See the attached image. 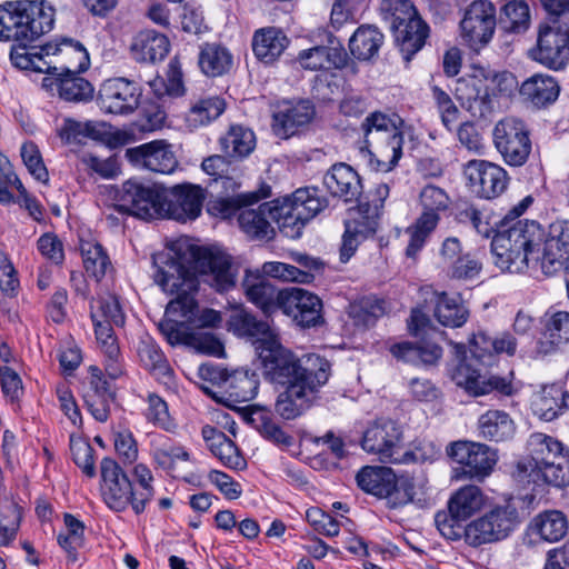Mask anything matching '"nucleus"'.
<instances>
[{
	"label": "nucleus",
	"mask_w": 569,
	"mask_h": 569,
	"mask_svg": "<svg viewBox=\"0 0 569 569\" xmlns=\"http://www.w3.org/2000/svg\"><path fill=\"white\" fill-rule=\"evenodd\" d=\"M462 521V519L455 517L449 509L448 511H438L435 515V523L438 531L443 538L452 541L461 538L465 539L466 526H461Z\"/></svg>",
	"instance_id": "nucleus-64"
},
{
	"label": "nucleus",
	"mask_w": 569,
	"mask_h": 569,
	"mask_svg": "<svg viewBox=\"0 0 569 569\" xmlns=\"http://www.w3.org/2000/svg\"><path fill=\"white\" fill-rule=\"evenodd\" d=\"M403 121L400 117L382 112L370 113L362 122L366 148L375 146L376 152L362 149L369 167L377 172L391 171L402 156Z\"/></svg>",
	"instance_id": "nucleus-5"
},
{
	"label": "nucleus",
	"mask_w": 569,
	"mask_h": 569,
	"mask_svg": "<svg viewBox=\"0 0 569 569\" xmlns=\"http://www.w3.org/2000/svg\"><path fill=\"white\" fill-rule=\"evenodd\" d=\"M152 458L161 469L171 471L178 460L189 461L190 455L184 447L164 436H159L152 441Z\"/></svg>",
	"instance_id": "nucleus-51"
},
{
	"label": "nucleus",
	"mask_w": 569,
	"mask_h": 569,
	"mask_svg": "<svg viewBox=\"0 0 569 569\" xmlns=\"http://www.w3.org/2000/svg\"><path fill=\"white\" fill-rule=\"evenodd\" d=\"M221 151L229 158L243 159L256 147V136L252 130L243 126L233 124L226 134L219 139Z\"/></svg>",
	"instance_id": "nucleus-44"
},
{
	"label": "nucleus",
	"mask_w": 569,
	"mask_h": 569,
	"mask_svg": "<svg viewBox=\"0 0 569 569\" xmlns=\"http://www.w3.org/2000/svg\"><path fill=\"white\" fill-rule=\"evenodd\" d=\"M480 437L490 441H506L513 437L516 426L509 413L502 410H488L478 419Z\"/></svg>",
	"instance_id": "nucleus-41"
},
{
	"label": "nucleus",
	"mask_w": 569,
	"mask_h": 569,
	"mask_svg": "<svg viewBox=\"0 0 569 569\" xmlns=\"http://www.w3.org/2000/svg\"><path fill=\"white\" fill-rule=\"evenodd\" d=\"M519 512L511 505L496 506L466 525L465 541L480 547L508 538L520 525Z\"/></svg>",
	"instance_id": "nucleus-8"
},
{
	"label": "nucleus",
	"mask_w": 569,
	"mask_h": 569,
	"mask_svg": "<svg viewBox=\"0 0 569 569\" xmlns=\"http://www.w3.org/2000/svg\"><path fill=\"white\" fill-rule=\"evenodd\" d=\"M66 531L58 535V543L66 551L67 558L71 562L78 560V550L84 543V525L78 518L70 513L64 515Z\"/></svg>",
	"instance_id": "nucleus-52"
},
{
	"label": "nucleus",
	"mask_w": 569,
	"mask_h": 569,
	"mask_svg": "<svg viewBox=\"0 0 569 569\" xmlns=\"http://www.w3.org/2000/svg\"><path fill=\"white\" fill-rule=\"evenodd\" d=\"M201 433L210 451L223 466L234 470L246 468L247 462L240 455L237 446L222 431L211 426H204Z\"/></svg>",
	"instance_id": "nucleus-34"
},
{
	"label": "nucleus",
	"mask_w": 569,
	"mask_h": 569,
	"mask_svg": "<svg viewBox=\"0 0 569 569\" xmlns=\"http://www.w3.org/2000/svg\"><path fill=\"white\" fill-rule=\"evenodd\" d=\"M79 166L90 174H98L103 179H113L120 173V166L116 157L100 158L91 152H83L79 157Z\"/></svg>",
	"instance_id": "nucleus-61"
},
{
	"label": "nucleus",
	"mask_w": 569,
	"mask_h": 569,
	"mask_svg": "<svg viewBox=\"0 0 569 569\" xmlns=\"http://www.w3.org/2000/svg\"><path fill=\"white\" fill-rule=\"evenodd\" d=\"M390 352L397 359L412 365H433L442 356V349L437 343L422 341L412 343L409 341L396 343Z\"/></svg>",
	"instance_id": "nucleus-42"
},
{
	"label": "nucleus",
	"mask_w": 569,
	"mask_h": 569,
	"mask_svg": "<svg viewBox=\"0 0 569 569\" xmlns=\"http://www.w3.org/2000/svg\"><path fill=\"white\" fill-rule=\"evenodd\" d=\"M315 113V108L309 101L282 103L272 116V131L277 137L288 139L305 129L312 121Z\"/></svg>",
	"instance_id": "nucleus-27"
},
{
	"label": "nucleus",
	"mask_w": 569,
	"mask_h": 569,
	"mask_svg": "<svg viewBox=\"0 0 569 569\" xmlns=\"http://www.w3.org/2000/svg\"><path fill=\"white\" fill-rule=\"evenodd\" d=\"M231 158L220 154H214L206 158L202 163V170L214 178V180H224V187H239L236 181L238 177V168L230 160Z\"/></svg>",
	"instance_id": "nucleus-58"
},
{
	"label": "nucleus",
	"mask_w": 569,
	"mask_h": 569,
	"mask_svg": "<svg viewBox=\"0 0 569 569\" xmlns=\"http://www.w3.org/2000/svg\"><path fill=\"white\" fill-rule=\"evenodd\" d=\"M198 63L206 76L218 77L230 70L232 56L219 43H203L200 46Z\"/></svg>",
	"instance_id": "nucleus-46"
},
{
	"label": "nucleus",
	"mask_w": 569,
	"mask_h": 569,
	"mask_svg": "<svg viewBox=\"0 0 569 569\" xmlns=\"http://www.w3.org/2000/svg\"><path fill=\"white\" fill-rule=\"evenodd\" d=\"M226 102L217 96L204 97L190 104L184 116V122L189 130L193 131L209 126L224 111Z\"/></svg>",
	"instance_id": "nucleus-40"
},
{
	"label": "nucleus",
	"mask_w": 569,
	"mask_h": 569,
	"mask_svg": "<svg viewBox=\"0 0 569 569\" xmlns=\"http://www.w3.org/2000/svg\"><path fill=\"white\" fill-rule=\"evenodd\" d=\"M169 50V39L151 29L138 32L130 44L131 54L139 62L161 61L167 57Z\"/></svg>",
	"instance_id": "nucleus-32"
},
{
	"label": "nucleus",
	"mask_w": 569,
	"mask_h": 569,
	"mask_svg": "<svg viewBox=\"0 0 569 569\" xmlns=\"http://www.w3.org/2000/svg\"><path fill=\"white\" fill-rule=\"evenodd\" d=\"M433 316L445 327L460 328L467 322L469 310L459 298L436 292Z\"/></svg>",
	"instance_id": "nucleus-45"
},
{
	"label": "nucleus",
	"mask_w": 569,
	"mask_h": 569,
	"mask_svg": "<svg viewBox=\"0 0 569 569\" xmlns=\"http://www.w3.org/2000/svg\"><path fill=\"white\" fill-rule=\"evenodd\" d=\"M326 189L345 202H357L362 194L359 174L349 164L336 163L323 176Z\"/></svg>",
	"instance_id": "nucleus-30"
},
{
	"label": "nucleus",
	"mask_w": 569,
	"mask_h": 569,
	"mask_svg": "<svg viewBox=\"0 0 569 569\" xmlns=\"http://www.w3.org/2000/svg\"><path fill=\"white\" fill-rule=\"evenodd\" d=\"M450 377L457 387L472 397L487 395L493 389L505 395L512 392L510 382L497 377L487 378L466 359L460 360L450 370Z\"/></svg>",
	"instance_id": "nucleus-23"
},
{
	"label": "nucleus",
	"mask_w": 569,
	"mask_h": 569,
	"mask_svg": "<svg viewBox=\"0 0 569 569\" xmlns=\"http://www.w3.org/2000/svg\"><path fill=\"white\" fill-rule=\"evenodd\" d=\"M545 240V231L539 223L518 220L509 228H501L493 236L491 252L495 263L502 271L522 272L530 259L541 261L540 251Z\"/></svg>",
	"instance_id": "nucleus-4"
},
{
	"label": "nucleus",
	"mask_w": 569,
	"mask_h": 569,
	"mask_svg": "<svg viewBox=\"0 0 569 569\" xmlns=\"http://www.w3.org/2000/svg\"><path fill=\"white\" fill-rule=\"evenodd\" d=\"M531 530L542 540L556 542L567 533L568 520L559 510L543 511L532 519Z\"/></svg>",
	"instance_id": "nucleus-50"
},
{
	"label": "nucleus",
	"mask_w": 569,
	"mask_h": 569,
	"mask_svg": "<svg viewBox=\"0 0 569 569\" xmlns=\"http://www.w3.org/2000/svg\"><path fill=\"white\" fill-rule=\"evenodd\" d=\"M227 326L238 337L254 339L262 375L268 381L284 388L278 395L276 412L286 420L302 415L315 395L328 382L329 361L315 353L297 357L280 343L277 331L267 321L258 320L243 307L231 311Z\"/></svg>",
	"instance_id": "nucleus-1"
},
{
	"label": "nucleus",
	"mask_w": 569,
	"mask_h": 569,
	"mask_svg": "<svg viewBox=\"0 0 569 569\" xmlns=\"http://www.w3.org/2000/svg\"><path fill=\"white\" fill-rule=\"evenodd\" d=\"M204 199L206 190L198 184H177L164 194L153 187L129 180L122 186L118 208L144 220L169 218L186 222L201 214Z\"/></svg>",
	"instance_id": "nucleus-2"
},
{
	"label": "nucleus",
	"mask_w": 569,
	"mask_h": 569,
	"mask_svg": "<svg viewBox=\"0 0 569 569\" xmlns=\"http://www.w3.org/2000/svg\"><path fill=\"white\" fill-rule=\"evenodd\" d=\"M419 203L422 212L415 223L407 229L409 242L406 248V256L410 259L418 257L427 240L436 230L441 216L449 210L451 200L443 189L428 184L419 193Z\"/></svg>",
	"instance_id": "nucleus-7"
},
{
	"label": "nucleus",
	"mask_w": 569,
	"mask_h": 569,
	"mask_svg": "<svg viewBox=\"0 0 569 569\" xmlns=\"http://www.w3.org/2000/svg\"><path fill=\"white\" fill-rule=\"evenodd\" d=\"M379 216V206H371L369 202L360 203L355 217L346 222V227L366 240L376 233Z\"/></svg>",
	"instance_id": "nucleus-53"
},
{
	"label": "nucleus",
	"mask_w": 569,
	"mask_h": 569,
	"mask_svg": "<svg viewBox=\"0 0 569 569\" xmlns=\"http://www.w3.org/2000/svg\"><path fill=\"white\" fill-rule=\"evenodd\" d=\"M20 520L21 509L14 501L0 502V546H8L16 538Z\"/></svg>",
	"instance_id": "nucleus-60"
},
{
	"label": "nucleus",
	"mask_w": 569,
	"mask_h": 569,
	"mask_svg": "<svg viewBox=\"0 0 569 569\" xmlns=\"http://www.w3.org/2000/svg\"><path fill=\"white\" fill-rule=\"evenodd\" d=\"M236 401L244 402L253 399L258 392L259 381L254 372L236 370L230 373L226 387Z\"/></svg>",
	"instance_id": "nucleus-54"
},
{
	"label": "nucleus",
	"mask_w": 569,
	"mask_h": 569,
	"mask_svg": "<svg viewBox=\"0 0 569 569\" xmlns=\"http://www.w3.org/2000/svg\"><path fill=\"white\" fill-rule=\"evenodd\" d=\"M276 207L278 217L284 227V234L290 238L300 236L305 224L328 207V200L317 188L298 189L291 196L279 199Z\"/></svg>",
	"instance_id": "nucleus-9"
},
{
	"label": "nucleus",
	"mask_w": 569,
	"mask_h": 569,
	"mask_svg": "<svg viewBox=\"0 0 569 569\" xmlns=\"http://www.w3.org/2000/svg\"><path fill=\"white\" fill-rule=\"evenodd\" d=\"M152 264L154 282L164 292L174 295V298L197 292V277L186 267V259L173 249L154 253Z\"/></svg>",
	"instance_id": "nucleus-10"
},
{
	"label": "nucleus",
	"mask_w": 569,
	"mask_h": 569,
	"mask_svg": "<svg viewBox=\"0 0 569 569\" xmlns=\"http://www.w3.org/2000/svg\"><path fill=\"white\" fill-rule=\"evenodd\" d=\"M54 10L46 1L17 2V43L29 44L52 30Z\"/></svg>",
	"instance_id": "nucleus-15"
},
{
	"label": "nucleus",
	"mask_w": 569,
	"mask_h": 569,
	"mask_svg": "<svg viewBox=\"0 0 569 569\" xmlns=\"http://www.w3.org/2000/svg\"><path fill=\"white\" fill-rule=\"evenodd\" d=\"M531 56L536 61L550 69L565 68L569 61V34L553 26L540 29L537 48L532 50Z\"/></svg>",
	"instance_id": "nucleus-24"
},
{
	"label": "nucleus",
	"mask_w": 569,
	"mask_h": 569,
	"mask_svg": "<svg viewBox=\"0 0 569 569\" xmlns=\"http://www.w3.org/2000/svg\"><path fill=\"white\" fill-rule=\"evenodd\" d=\"M79 250L88 276L100 281L109 271L112 263L107 250L93 238H80Z\"/></svg>",
	"instance_id": "nucleus-39"
},
{
	"label": "nucleus",
	"mask_w": 569,
	"mask_h": 569,
	"mask_svg": "<svg viewBox=\"0 0 569 569\" xmlns=\"http://www.w3.org/2000/svg\"><path fill=\"white\" fill-rule=\"evenodd\" d=\"M485 505V496L477 486H465L458 489L448 501V509L462 520L469 519Z\"/></svg>",
	"instance_id": "nucleus-48"
},
{
	"label": "nucleus",
	"mask_w": 569,
	"mask_h": 569,
	"mask_svg": "<svg viewBox=\"0 0 569 569\" xmlns=\"http://www.w3.org/2000/svg\"><path fill=\"white\" fill-rule=\"evenodd\" d=\"M194 271L202 281L218 292L234 288L238 269L231 257L216 248H198L194 253Z\"/></svg>",
	"instance_id": "nucleus-12"
},
{
	"label": "nucleus",
	"mask_w": 569,
	"mask_h": 569,
	"mask_svg": "<svg viewBox=\"0 0 569 569\" xmlns=\"http://www.w3.org/2000/svg\"><path fill=\"white\" fill-rule=\"evenodd\" d=\"M166 315L183 319L191 328H214L221 322V316L213 309L198 310L194 293L173 298L166 308Z\"/></svg>",
	"instance_id": "nucleus-29"
},
{
	"label": "nucleus",
	"mask_w": 569,
	"mask_h": 569,
	"mask_svg": "<svg viewBox=\"0 0 569 569\" xmlns=\"http://www.w3.org/2000/svg\"><path fill=\"white\" fill-rule=\"evenodd\" d=\"M140 87L124 78H112L102 82L98 91L97 103L103 113L128 116L140 104Z\"/></svg>",
	"instance_id": "nucleus-14"
},
{
	"label": "nucleus",
	"mask_w": 569,
	"mask_h": 569,
	"mask_svg": "<svg viewBox=\"0 0 569 569\" xmlns=\"http://www.w3.org/2000/svg\"><path fill=\"white\" fill-rule=\"evenodd\" d=\"M501 22L506 29L520 32L528 29L530 23V10L525 0H510L501 9Z\"/></svg>",
	"instance_id": "nucleus-59"
},
{
	"label": "nucleus",
	"mask_w": 569,
	"mask_h": 569,
	"mask_svg": "<svg viewBox=\"0 0 569 569\" xmlns=\"http://www.w3.org/2000/svg\"><path fill=\"white\" fill-rule=\"evenodd\" d=\"M382 19L389 24L402 58L409 62L422 49L429 33L410 0H382Z\"/></svg>",
	"instance_id": "nucleus-6"
},
{
	"label": "nucleus",
	"mask_w": 569,
	"mask_h": 569,
	"mask_svg": "<svg viewBox=\"0 0 569 569\" xmlns=\"http://www.w3.org/2000/svg\"><path fill=\"white\" fill-rule=\"evenodd\" d=\"M297 60L308 70L341 69L347 64L348 54L342 47L317 46L300 51Z\"/></svg>",
	"instance_id": "nucleus-35"
},
{
	"label": "nucleus",
	"mask_w": 569,
	"mask_h": 569,
	"mask_svg": "<svg viewBox=\"0 0 569 569\" xmlns=\"http://www.w3.org/2000/svg\"><path fill=\"white\" fill-rule=\"evenodd\" d=\"M132 475L136 480V485H133L136 495L134 513L140 515L153 498V476L149 467L143 463L136 465Z\"/></svg>",
	"instance_id": "nucleus-55"
},
{
	"label": "nucleus",
	"mask_w": 569,
	"mask_h": 569,
	"mask_svg": "<svg viewBox=\"0 0 569 569\" xmlns=\"http://www.w3.org/2000/svg\"><path fill=\"white\" fill-rule=\"evenodd\" d=\"M567 397L568 392L557 385L543 387L533 395L531 409L540 419L552 421L567 408Z\"/></svg>",
	"instance_id": "nucleus-37"
},
{
	"label": "nucleus",
	"mask_w": 569,
	"mask_h": 569,
	"mask_svg": "<svg viewBox=\"0 0 569 569\" xmlns=\"http://www.w3.org/2000/svg\"><path fill=\"white\" fill-rule=\"evenodd\" d=\"M447 455L462 466V473L469 479H485L497 462L496 452L478 442L455 441L447 447Z\"/></svg>",
	"instance_id": "nucleus-17"
},
{
	"label": "nucleus",
	"mask_w": 569,
	"mask_h": 569,
	"mask_svg": "<svg viewBox=\"0 0 569 569\" xmlns=\"http://www.w3.org/2000/svg\"><path fill=\"white\" fill-rule=\"evenodd\" d=\"M92 322H106L114 326L124 325V313L114 296L102 297L91 302Z\"/></svg>",
	"instance_id": "nucleus-56"
},
{
	"label": "nucleus",
	"mask_w": 569,
	"mask_h": 569,
	"mask_svg": "<svg viewBox=\"0 0 569 569\" xmlns=\"http://www.w3.org/2000/svg\"><path fill=\"white\" fill-rule=\"evenodd\" d=\"M356 480L361 490L382 498L392 488L395 473L387 467L366 466L357 473Z\"/></svg>",
	"instance_id": "nucleus-47"
},
{
	"label": "nucleus",
	"mask_w": 569,
	"mask_h": 569,
	"mask_svg": "<svg viewBox=\"0 0 569 569\" xmlns=\"http://www.w3.org/2000/svg\"><path fill=\"white\" fill-rule=\"evenodd\" d=\"M493 143L506 163L513 167L525 164L531 152V141L526 123L515 117H506L493 128Z\"/></svg>",
	"instance_id": "nucleus-11"
},
{
	"label": "nucleus",
	"mask_w": 569,
	"mask_h": 569,
	"mask_svg": "<svg viewBox=\"0 0 569 569\" xmlns=\"http://www.w3.org/2000/svg\"><path fill=\"white\" fill-rule=\"evenodd\" d=\"M383 40L385 37L377 27L363 24L350 37L349 50L356 59L368 61L378 54Z\"/></svg>",
	"instance_id": "nucleus-43"
},
{
	"label": "nucleus",
	"mask_w": 569,
	"mask_h": 569,
	"mask_svg": "<svg viewBox=\"0 0 569 569\" xmlns=\"http://www.w3.org/2000/svg\"><path fill=\"white\" fill-rule=\"evenodd\" d=\"M42 87L51 94H58L68 102H88L93 98L92 84L79 72L66 67H48Z\"/></svg>",
	"instance_id": "nucleus-19"
},
{
	"label": "nucleus",
	"mask_w": 569,
	"mask_h": 569,
	"mask_svg": "<svg viewBox=\"0 0 569 569\" xmlns=\"http://www.w3.org/2000/svg\"><path fill=\"white\" fill-rule=\"evenodd\" d=\"M124 157L137 168L162 174L172 173L178 166L171 146L164 140H153L133 148H128Z\"/></svg>",
	"instance_id": "nucleus-20"
},
{
	"label": "nucleus",
	"mask_w": 569,
	"mask_h": 569,
	"mask_svg": "<svg viewBox=\"0 0 569 569\" xmlns=\"http://www.w3.org/2000/svg\"><path fill=\"white\" fill-rule=\"evenodd\" d=\"M466 174L477 193L486 199L500 196L508 184L507 171L486 160H471L466 166Z\"/></svg>",
	"instance_id": "nucleus-25"
},
{
	"label": "nucleus",
	"mask_w": 569,
	"mask_h": 569,
	"mask_svg": "<svg viewBox=\"0 0 569 569\" xmlns=\"http://www.w3.org/2000/svg\"><path fill=\"white\" fill-rule=\"evenodd\" d=\"M287 36L274 27L262 28L254 32L252 50L254 56L263 63L274 62L288 47Z\"/></svg>",
	"instance_id": "nucleus-36"
},
{
	"label": "nucleus",
	"mask_w": 569,
	"mask_h": 569,
	"mask_svg": "<svg viewBox=\"0 0 569 569\" xmlns=\"http://www.w3.org/2000/svg\"><path fill=\"white\" fill-rule=\"evenodd\" d=\"M440 456V449L429 440H419L410 450H403L401 447L398 458H393L395 463H425L432 462Z\"/></svg>",
	"instance_id": "nucleus-62"
},
{
	"label": "nucleus",
	"mask_w": 569,
	"mask_h": 569,
	"mask_svg": "<svg viewBox=\"0 0 569 569\" xmlns=\"http://www.w3.org/2000/svg\"><path fill=\"white\" fill-rule=\"evenodd\" d=\"M280 310L300 327H315L322 320L321 300L300 288L284 289Z\"/></svg>",
	"instance_id": "nucleus-22"
},
{
	"label": "nucleus",
	"mask_w": 569,
	"mask_h": 569,
	"mask_svg": "<svg viewBox=\"0 0 569 569\" xmlns=\"http://www.w3.org/2000/svg\"><path fill=\"white\" fill-rule=\"evenodd\" d=\"M568 260L569 219L557 220L550 226L549 238L543 242L541 266L546 272H552Z\"/></svg>",
	"instance_id": "nucleus-31"
},
{
	"label": "nucleus",
	"mask_w": 569,
	"mask_h": 569,
	"mask_svg": "<svg viewBox=\"0 0 569 569\" xmlns=\"http://www.w3.org/2000/svg\"><path fill=\"white\" fill-rule=\"evenodd\" d=\"M496 7L489 0H476L465 10L460 36L471 47L487 44L496 29Z\"/></svg>",
	"instance_id": "nucleus-16"
},
{
	"label": "nucleus",
	"mask_w": 569,
	"mask_h": 569,
	"mask_svg": "<svg viewBox=\"0 0 569 569\" xmlns=\"http://www.w3.org/2000/svg\"><path fill=\"white\" fill-rule=\"evenodd\" d=\"M401 443V427L391 419H378L365 430L361 447L379 456L382 462L395 463L393 458H398Z\"/></svg>",
	"instance_id": "nucleus-18"
},
{
	"label": "nucleus",
	"mask_w": 569,
	"mask_h": 569,
	"mask_svg": "<svg viewBox=\"0 0 569 569\" xmlns=\"http://www.w3.org/2000/svg\"><path fill=\"white\" fill-rule=\"evenodd\" d=\"M519 92L527 102L543 108L558 99L560 86L552 76L537 73L522 82Z\"/></svg>",
	"instance_id": "nucleus-33"
},
{
	"label": "nucleus",
	"mask_w": 569,
	"mask_h": 569,
	"mask_svg": "<svg viewBox=\"0 0 569 569\" xmlns=\"http://www.w3.org/2000/svg\"><path fill=\"white\" fill-rule=\"evenodd\" d=\"M528 457L518 461L513 477L522 483L569 486V449L557 438L533 432L527 440Z\"/></svg>",
	"instance_id": "nucleus-3"
},
{
	"label": "nucleus",
	"mask_w": 569,
	"mask_h": 569,
	"mask_svg": "<svg viewBox=\"0 0 569 569\" xmlns=\"http://www.w3.org/2000/svg\"><path fill=\"white\" fill-rule=\"evenodd\" d=\"M247 299L266 316L281 309L283 290H278L259 270L247 269L241 282Z\"/></svg>",
	"instance_id": "nucleus-26"
},
{
	"label": "nucleus",
	"mask_w": 569,
	"mask_h": 569,
	"mask_svg": "<svg viewBox=\"0 0 569 569\" xmlns=\"http://www.w3.org/2000/svg\"><path fill=\"white\" fill-rule=\"evenodd\" d=\"M279 199L262 203L258 208L243 207L238 213V222L241 230L253 240H271L274 237V228L270 219L274 221L279 229L284 233V227L281 221L284 218L278 217L280 213L276 209Z\"/></svg>",
	"instance_id": "nucleus-21"
},
{
	"label": "nucleus",
	"mask_w": 569,
	"mask_h": 569,
	"mask_svg": "<svg viewBox=\"0 0 569 569\" xmlns=\"http://www.w3.org/2000/svg\"><path fill=\"white\" fill-rule=\"evenodd\" d=\"M383 313V301L376 297L361 298L349 307V316L357 326L370 327Z\"/></svg>",
	"instance_id": "nucleus-57"
},
{
	"label": "nucleus",
	"mask_w": 569,
	"mask_h": 569,
	"mask_svg": "<svg viewBox=\"0 0 569 569\" xmlns=\"http://www.w3.org/2000/svg\"><path fill=\"white\" fill-rule=\"evenodd\" d=\"M305 269H299L296 266L279 262L269 261L262 264L261 273L266 277L278 278L283 281H292L299 283H309L315 279L313 271L320 268V262L316 259L305 257L301 260Z\"/></svg>",
	"instance_id": "nucleus-38"
},
{
	"label": "nucleus",
	"mask_w": 569,
	"mask_h": 569,
	"mask_svg": "<svg viewBox=\"0 0 569 569\" xmlns=\"http://www.w3.org/2000/svg\"><path fill=\"white\" fill-rule=\"evenodd\" d=\"M70 451L74 463L89 478L96 476L93 448L82 437L70 435Z\"/></svg>",
	"instance_id": "nucleus-63"
},
{
	"label": "nucleus",
	"mask_w": 569,
	"mask_h": 569,
	"mask_svg": "<svg viewBox=\"0 0 569 569\" xmlns=\"http://www.w3.org/2000/svg\"><path fill=\"white\" fill-rule=\"evenodd\" d=\"M138 355L142 365L160 381L169 383L172 370L158 345L149 337L141 339Z\"/></svg>",
	"instance_id": "nucleus-49"
},
{
	"label": "nucleus",
	"mask_w": 569,
	"mask_h": 569,
	"mask_svg": "<svg viewBox=\"0 0 569 569\" xmlns=\"http://www.w3.org/2000/svg\"><path fill=\"white\" fill-rule=\"evenodd\" d=\"M100 495L106 506L114 512H122L128 507L134 511L133 483L118 462L103 458L100 462Z\"/></svg>",
	"instance_id": "nucleus-13"
},
{
	"label": "nucleus",
	"mask_w": 569,
	"mask_h": 569,
	"mask_svg": "<svg viewBox=\"0 0 569 569\" xmlns=\"http://www.w3.org/2000/svg\"><path fill=\"white\" fill-rule=\"evenodd\" d=\"M458 100L466 106L473 116L483 117L490 112L491 99L495 92L489 91L488 78L473 74L459 79L456 86Z\"/></svg>",
	"instance_id": "nucleus-28"
}]
</instances>
